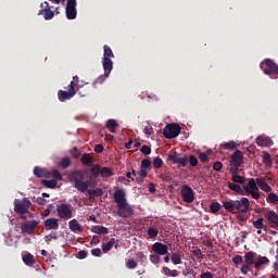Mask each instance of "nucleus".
Returning <instances> with one entry per match:
<instances>
[{"label":"nucleus","instance_id":"nucleus-43","mask_svg":"<svg viewBox=\"0 0 278 278\" xmlns=\"http://www.w3.org/2000/svg\"><path fill=\"white\" fill-rule=\"evenodd\" d=\"M61 168H68L71 166V159L68 156H65L60 162Z\"/></svg>","mask_w":278,"mask_h":278},{"label":"nucleus","instance_id":"nucleus-53","mask_svg":"<svg viewBox=\"0 0 278 278\" xmlns=\"http://www.w3.org/2000/svg\"><path fill=\"white\" fill-rule=\"evenodd\" d=\"M136 257H137V260H139V262H147V255H144V253H142V252H137L136 253Z\"/></svg>","mask_w":278,"mask_h":278},{"label":"nucleus","instance_id":"nucleus-14","mask_svg":"<svg viewBox=\"0 0 278 278\" xmlns=\"http://www.w3.org/2000/svg\"><path fill=\"white\" fill-rule=\"evenodd\" d=\"M244 160V154L240 150H236L230 156V163L235 168H240Z\"/></svg>","mask_w":278,"mask_h":278},{"label":"nucleus","instance_id":"nucleus-31","mask_svg":"<svg viewBox=\"0 0 278 278\" xmlns=\"http://www.w3.org/2000/svg\"><path fill=\"white\" fill-rule=\"evenodd\" d=\"M89 199H94V197H101L103 194L102 189H89L88 190Z\"/></svg>","mask_w":278,"mask_h":278},{"label":"nucleus","instance_id":"nucleus-11","mask_svg":"<svg viewBox=\"0 0 278 278\" xmlns=\"http://www.w3.org/2000/svg\"><path fill=\"white\" fill-rule=\"evenodd\" d=\"M75 94H77V90H75V87H73V83H70V85L67 86V91L60 90L58 92L59 101H68L70 99H73Z\"/></svg>","mask_w":278,"mask_h":278},{"label":"nucleus","instance_id":"nucleus-47","mask_svg":"<svg viewBox=\"0 0 278 278\" xmlns=\"http://www.w3.org/2000/svg\"><path fill=\"white\" fill-rule=\"evenodd\" d=\"M191 253L198 260H203V252H201V249L192 250Z\"/></svg>","mask_w":278,"mask_h":278},{"label":"nucleus","instance_id":"nucleus-62","mask_svg":"<svg viewBox=\"0 0 278 278\" xmlns=\"http://www.w3.org/2000/svg\"><path fill=\"white\" fill-rule=\"evenodd\" d=\"M46 10H49V2L41 3V10L39 11V14H42V12H46Z\"/></svg>","mask_w":278,"mask_h":278},{"label":"nucleus","instance_id":"nucleus-1","mask_svg":"<svg viewBox=\"0 0 278 278\" xmlns=\"http://www.w3.org/2000/svg\"><path fill=\"white\" fill-rule=\"evenodd\" d=\"M90 173L91 175L89 176V180L85 181L84 179H86V172L79 169L71 172L68 179L71 184H74V188H76L78 192H86L90 184H94L97 177L101 175V165H93Z\"/></svg>","mask_w":278,"mask_h":278},{"label":"nucleus","instance_id":"nucleus-8","mask_svg":"<svg viewBox=\"0 0 278 278\" xmlns=\"http://www.w3.org/2000/svg\"><path fill=\"white\" fill-rule=\"evenodd\" d=\"M56 213L61 220H71L73 218V210H71L70 204L62 203L56 205Z\"/></svg>","mask_w":278,"mask_h":278},{"label":"nucleus","instance_id":"nucleus-52","mask_svg":"<svg viewBox=\"0 0 278 278\" xmlns=\"http://www.w3.org/2000/svg\"><path fill=\"white\" fill-rule=\"evenodd\" d=\"M188 162H189L190 166H197V164H199V160H198L197 156H194V155H191V156L188 159Z\"/></svg>","mask_w":278,"mask_h":278},{"label":"nucleus","instance_id":"nucleus-40","mask_svg":"<svg viewBox=\"0 0 278 278\" xmlns=\"http://www.w3.org/2000/svg\"><path fill=\"white\" fill-rule=\"evenodd\" d=\"M126 266L129 270H134V269L138 268V262H136V260H134V258H130L127 261Z\"/></svg>","mask_w":278,"mask_h":278},{"label":"nucleus","instance_id":"nucleus-55","mask_svg":"<svg viewBox=\"0 0 278 278\" xmlns=\"http://www.w3.org/2000/svg\"><path fill=\"white\" fill-rule=\"evenodd\" d=\"M199 160H200V162H202V163L207 162V153H206V152H200V153H199Z\"/></svg>","mask_w":278,"mask_h":278},{"label":"nucleus","instance_id":"nucleus-13","mask_svg":"<svg viewBox=\"0 0 278 278\" xmlns=\"http://www.w3.org/2000/svg\"><path fill=\"white\" fill-rule=\"evenodd\" d=\"M180 194L185 203H192L194 201V191L188 185L181 187Z\"/></svg>","mask_w":278,"mask_h":278},{"label":"nucleus","instance_id":"nucleus-64","mask_svg":"<svg viewBox=\"0 0 278 278\" xmlns=\"http://www.w3.org/2000/svg\"><path fill=\"white\" fill-rule=\"evenodd\" d=\"M201 278H214V275H212V273L210 271H205V273H202L200 275Z\"/></svg>","mask_w":278,"mask_h":278},{"label":"nucleus","instance_id":"nucleus-6","mask_svg":"<svg viewBox=\"0 0 278 278\" xmlns=\"http://www.w3.org/2000/svg\"><path fill=\"white\" fill-rule=\"evenodd\" d=\"M261 70L265 75H268L270 79H278V65L270 59H265L261 64Z\"/></svg>","mask_w":278,"mask_h":278},{"label":"nucleus","instance_id":"nucleus-44","mask_svg":"<svg viewBox=\"0 0 278 278\" xmlns=\"http://www.w3.org/2000/svg\"><path fill=\"white\" fill-rule=\"evenodd\" d=\"M152 164H153L154 168H162L164 161H162V159L160 156H156V157H154Z\"/></svg>","mask_w":278,"mask_h":278},{"label":"nucleus","instance_id":"nucleus-33","mask_svg":"<svg viewBox=\"0 0 278 278\" xmlns=\"http://www.w3.org/2000/svg\"><path fill=\"white\" fill-rule=\"evenodd\" d=\"M163 273L167 277H177L179 275V271H177V269H170L168 267H163Z\"/></svg>","mask_w":278,"mask_h":278},{"label":"nucleus","instance_id":"nucleus-4","mask_svg":"<svg viewBox=\"0 0 278 278\" xmlns=\"http://www.w3.org/2000/svg\"><path fill=\"white\" fill-rule=\"evenodd\" d=\"M223 207L229 214H238V218L242 220L241 214H247L249 207H251V201L248 198H241L240 200H226L223 202Z\"/></svg>","mask_w":278,"mask_h":278},{"label":"nucleus","instance_id":"nucleus-38","mask_svg":"<svg viewBox=\"0 0 278 278\" xmlns=\"http://www.w3.org/2000/svg\"><path fill=\"white\" fill-rule=\"evenodd\" d=\"M210 210L212 214H218V212H220V203L212 202L210 205Z\"/></svg>","mask_w":278,"mask_h":278},{"label":"nucleus","instance_id":"nucleus-39","mask_svg":"<svg viewBox=\"0 0 278 278\" xmlns=\"http://www.w3.org/2000/svg\"><path fill=\"white\" fill-rule=\"evenodd\" d=\"M229 190H232V192H242V187L236 182H228Z\"/></svg>","mask_w":278,"mask_h":278},{"label":"nucleus","instance_id":"nucleus-61","mask_svg":"<svg viewBox=\"0 0 278 278\" xmlns=\"http://www.w3.org/2000/svg\"><path fill=\"white\" fill-rule=\"evenodd\" d=\"M275 262H274V264H273V268H274V270H277L278 271V248H277V250H276V256H275Z\"/></svg>","mask_w":278,"mask_h":278},{"label":"nucleus","instance_id":"nucleus-9","mask_svg":"<svg viewBox=\"0 0 278 278\" xmlns=\"http://www.w3.org/2000/svg\"><path fill=\"white\" fill-rule=\"evenodd\" d=\"M168 162H173L174 164H177L178 166H188V156H181V154L177 153L176 151H170L167 154Z\"/></svg>","mask_w":278,"mask_h":278},{"label":"nucleus","instance_id":"nucleus-22","mask_svg":"<svg viewBox=\"0 0 278 278\" xmlns=\"http://www.w3.org/2000/svg\"><path fill=\"white\" fill-rule=\"evenodd\" d=\"M256 144L258 147H270V144H273V140L268 137H257L256 138Z\"/></svg>","mask_w":278,"mask_h":278},{"label":"nucleus","instance_id":"nucleus-7","mask_svg":"<svg viewBox=\"0 0 278 278\" xmlns=\"http://www.w3.org/2000/svg\"><path fill=\"white\" fill-rule=\"evenodd\" d=\"M181 134V126L179 124H168L163 129L164 138L167 140H173V138H177Z\"/></svg>","mask_w":278,"mask_h":278},{"label":"nucleus","instance_id":"nucleus-2","mask_svg":"<svg viewBox=\"0 0 278 278\" xmlns=\"http://www.w3.org/2000/svg\"><path fill=\"white\" fill-rule=\"evenodd\" d=\"M242 188L247 197L250 194L252 199H255V201L262 197L260 193V188L263 190V192H273V187H270L264 178H256V180L254 178H250L248 184L243 185Z\"/></svg>","mask_w":278,"mask_h":278},{"label":"nucleus","instance_id":"nucleus-25","mask_svg":"<svg viewBox=\"0 0 278 278\" xmlns=\"http://www.w3.org/2000/svg\"><path fill=\"white\" fill-rule=\"evenodd\" d=\"M105 127L111 131V134H116V127H118V123L116 119H109L106 121Z\"/></svg>","mask_w":278,"mask_h":278},{"label":"nucleus","instance_id":"nucleus-51","mask_svg":"<svg viewBox=\"0 0 278 278\" xmlns=\"http://www.w3.org/2000/svg\"><path fill=\"white\" fill-rule=\"evenodd\" d=\"M34 203H37L38 205H46L47 204V199L39 197V198H34Z\"/></svg>","mask_w":278,"mask_h":278},{"label":"nucleus","instance_id":"nucleus-5","mask_svg":"<svg viewBox=\"0 0 278 278\" xmlns=\"http://www.w3.org/2000/svg\"><path fill=\"white\" fill-rule=\"evenodd\" d=\"M103 59H102V66L104 70L105 77H110V73H112V68H114V62H112V58H114V52L110 46L105 45L103 47Z\"/></svg>","mask_w":278,"mask_h":278},{"label":"nucleus","instance_id":"nucleus-20","mask_svg":"<svg viewBox=\"0 0 278 278\" xmlns=\"http://www.w3.org/2000/svg\"><path fill=\"white\" fill-rule=\"evenodd\" d=\"M68 227L74 233H81V231H84V228L81 227V225H79V222H77V219L70 220Z\"/></svg>","mask_w":278,"mask_h":278},{"label":"nucleus","instance_id":"nucleus-42","mask_svg":"<svg viewBox=\"0 0 278 278\" xmlns=\"http://www.w3.org/2000/svg\"><path fill=\"white\" fill-rule=\"evenodd\" d=\"M170 260H172L173 264H175V265L181 264V254L173 253Z\"/></svg>","mask_w":278,"mask_h":278},{"label":"nucleus","instance_id":"nucleus-15","mask_svg":"<svg viewBox=\"0 0 278 278\" xmlns=\"http://www.w3.org/2000/svg\"><path fill=\"white\" fill-rule=\"evenodd\" d=\"M36 227H38V220H28L21 225L22 233H28L29 236H31V233L36 231Z\"/></svg>","mask_w":278,"mask_h":278},{"label":"nucleus","instance_id":"nucleus-16","mask_svg":"<svg viewBox=\"0 0 278 278\" xmlns=\"http://www.w3.org/2000/svg\"><path fill=\"white\" fill-rule=\"evenodd\" d=\"M265 218L269 223L271 229H278V214L275 211H267Z\"/></svg>","mask_w":278,"mask_h":278},{"label":"nucleus","instance_id":"nucleus-18","mask_svg":"<svg viewBox=\"0 0 278 278\" xmlns=\"http://www.w3.org/2000/svg\"><path fill=\"white\" fill-rule=\"evenodd\" d=\"M43 225L47 231L60 229V223H58V218H48L43 222Z\"/></svg>","mask_w":278,"mask_h":278},{"label":"nucleus","instance_id":"nucleus-10","mask_svg":"<svg viewBox=\"0 0 278 278\" xmlns=\"http://www.w3.org/2000/svg\"><path fill=\"white\" fill-rule=\"evenodd\" d=\"M31 205V202L27 200V198H24L23 200H15L14 202V212L16 214H27L29 212V206Z\"/></svg>","mask_w":278,"mask_h":278},{"label":"nucleus","instance_id":"nucleus-57","mask_svg":"<svg viewBox=\"0 0 278 278\" xmlns=\"http://www.w3.org/2000/svg\"><path fill=\"white\" fill-rule=\"evenodd\" d=\"M151 166V161L149 159H144L142 162H141V167L144 169V168H149Z\"/></svg>","mask_w":278,"mask_h":278},{"label":"nucleus","instance_id":"nucleus-24","mask_svg":"<svg viewBox=\"0 0 278 278\" xmlns=\"http://www.w3.org/2000/svg\"><path fill=\"white\" fill-rule=\"evenodd\" d=\"M230 173L232 175L231 180L233 181V184H244V181H245L244 177L238 175L237 169H231Z\"/></svg>","mask_w":278,"mask_h":278},{"label":"nucleus","instance_id":"nucleus-36","mask_svg":"<svg viewBox=\"0 0 278 278\" xmlns=\"http://www.w3.org/2000/svg\"><path fill=\"white\" fill-rule=\"evenodd\" d=\"M100 175H101V177H112V175H114V174L112 173V168L102 167V168H100Z\"/></svg>","mask_w":278,"mask_h":278},{"label":"nucleus","instance_id":"nucleus-60","mask_svg":"<svg viewBox=\"0 0 278 278\" xmlns=\"http://www.w3.org/2000/svg\"><path fill=\"white\" fill-rule=\"evenodd\" d=\"M161 179L163 180V181H172V179H173V177H170V175H168V174H161Z\"/></svg>","mask_w":278,"mask_h":278},{"label":"nucleus","instance_id":"nucleus-46","mask_svg":"<svg viewBox=\"0 0 278 278\" xmlns=\"http://www.w3.org/2000/svg\"><path fill=\"white\" fill-rule=\"evenodd\" d=\"M159 233H160V231L157 230V228H149L148 229L149 238H157Z\"/></svg>","mask_w":278,"mask_h":278},{"label":"nucleus","instance_id":"nucleus-54","mask_svg":"<svg viewBox=\"0 0 278 278\" xmlns=\"http://www.w3.org/2000/svg\"><path fill=\"white\" fill-rule=\"evenodd\" d=\"M141 153H143V155H151V147L142 146L141 147Z\"/></svg>","mask_w":278,"mask_h":278},{"label":"nucleus","instance_id":"nucleus-21","mask_svg":"<svg viewBox=\"0 0 278 278\" xmlns=\"http://www.w3.org/2000/svg\"><path fill=\"white\" fill-rule=\"evenodd\" d=\"M34 175L35 177H51V172L37 166L34 168Z\"/></svg>","mask_w":278,"mask_h":278},{"label":"nucleus","instance_id":"nucleus-3","mask_svg":"<svg viewBox=\"0 0 278 278\" xmlns=\"http://www.w3.org/2000/svg\"><path fill=\"white\" fill-rule=\"evenodd\" d=\"M113 199L117 205V216L119 218H131L134 216V208L127 202V193L125 189H116L113 193Z\"/></svg>","mask_w":278,"mask_h":278},{"label":"nucleus","instance_id":"nucleus-30","mask_svg":"<svg viewBox=\"0 0 278 278\" xmlns=\"http://www.w3.org/2000/svg\"><path fill=\"white\" fill-rule=\"evenodd\" d=\"M263 164L268 168L273 166V159H270V154L268 152L263 153Z\"/></svg>","mask_w":278,"mask_h":278},{"label":"nucleus","instance_id":"nucleus-49","mask_svg":"<svg viewBox=\"0 0 278 278\" xmlns=\"http://www.w3.org/2000/svg\"><path fill=\"white\" fill-rule=\"evenodd\" d=\"M213 170H216V173H220L223 170V163L220 161H217L213 164Z\"/></svg>","mask_w":278,"mask_h":278},{"label":"nucleus","instance_id":"nucleus-37","mask_svg":"<svg viewBox=\"0 0 278 278\" xmlns=\"http://www.w3.org/2000/svg\"><path fill=\"white\" fill-rule=\"evenodd\" d=\"M252 225H253L254 229H263V227H264V218L260 217V218L253 220Z\"/></svg>","mask_w":278,"mask_h":278},{"label":"nucleus","instance_id":"nucleus-32","mask_svg":"<svg viewBox=\"0 0 278 278\" xmlns=\"http://www.w3.org/2000/svg\"><path fill=\"white\" fill-rule=\"evenodd\" d=\"M42 186H46V188H58V180L52 179V180H47L43 179L41 180Z\"/></svg>","mask_w":278,"mask_h":278},{"label":"nucleus","instance_id":"nucleus-26","mask_svg":"<svg viewBox=\"0 0 278 278\" xmlns=\"http://www.w3.org/2000/svg\"><path fill=\"white\" fill-rule=\"evenodd\" d=\"M264 264H270V260L266 256H260L254 265V268L260 269Z\"/></svg>","mask_w":278,"mask_h":278},{"label":"nucleus","instance_id":"nucleus-34","mask_svg":"<svg viewBox=\"0 0 278 278\" xmlns=\"http://www.w3.org/2000/svg\"><path fill=\"white\" fill-rule=\"evenodd\" d=\"M267 203H271L273 205H277L278 203V195L275 192H271L266 198Z\"/></svg>","mask_w":278,"mask_h":278},{"label":"nucleus","instance_id":"nucleus-48","mask_svg":"<svg viewBox=\"0 0 278 278\" xmlns=\"http://www.w3.org/2000/svg\"><path fill=\"white\" fill-rule=\"evenodd\" d=\"M244 262V258L241 255H236L232 257V263L238 266L239 264H242Z\"/></svg>","mask_w":278,"mask_h":278},{"label":"nucleus","instance_id":"nucleus-58","mask_svg":"<svg viewBox=\"0 0 278 278\" xmlns=\"http://www.w3.org/2000/svg\"><path fill=\"white\" fill-rule=\"evenodd\" d=\"M91 255H93L94 257H100L101 256V249L96 248L91 250Z\"/></svg>","mask_w":278,"mask_h":278},{"label":"nucleus","instance_id":"nucleus-35","mask_svg":"<svg viewBox=\"0 0 278 278\" xmlns=\"http://www.w3.org/2000/svg\"><path fill=\"white\" fill-rule=\"evenodd\" d=\"M92 160L93 159L90 154H85V155L81 156L80 162L85 166H88V165L92 164Z\"/></svg>","mask_w":278,"mask_h":278},{"label":"nucleus","instance_id":"nucleus-41","mask_svg":"<svg viewBox=\"0 0 278 278\" xmlns=\"http://www.w3.org/2000/svg\"><path fill=\"white\" fill-rule=\"evenodd\" d=\"M54 16H55V13L51 11V9H46V11H43V18L46 21H51V18H53Z\"/></svg>","mask_w":278,"mask_h":278},{"label":"nucleus","instance_id":"nucleus-29","mask_svg":"<svg viewBox=\"0 0 278 278\" xmlns=\"http://www.w3.org/2000/svg\"><path fill=\"white\" fill-rule=\"evenodd\" d=\"M23 262L26 264V266H34L36 264V258L31 254H26L23 256Z\"/></svg>","mask_w":278,"mask_h":278},{"label":"nucleus","instance_id":"nucleus-27","mask_svg":"<svg viewBox=\"0 0 278 278\" xmlns=\"http://www.w3.org/2000/svg\"><path fill=\"white\" fill-rule=\"evenodd\" d=\"M114 244H116V239H110L106 243H102L103 253H108V251H112Z\"/></svg>","mask_w":278,"mask_h":278},{"label":"nucleus","instance_id":"nucleus-28","mask_svg":"<svg viewBox=\"0 0 278 278\" xmlns=\"http://www.w3.org/2000/svg\"><path fill=\"white\" fill-rule=\"evenodd\" d=\"M223 149H226V151H233V149H238L240 147L239 143H236V141H228L225 143H222Z\"/></svg>","mask_w":278,"mask_h":278},{"label":"nucleus","instance_id":"nucleus-59","mask_svg":"<svg viewBox=\"0 0 278 278\" xmlns=\"http://www.w3.org/2000/svg\"><path fill=\"white\" fill-rule=\"evenodd\" d=\"M249 270H251V265L244 264V265L241 267V273H242V275H247V274L249 273Z\"/></svg>","mask_w":278,"mask_h":278},{"label":"nucleus","instance_id":"nucleus-17","mask_svg":"<svg viewBox=\"0 0 278 278\" xmlns=\"http://www.w3.org/2000/svg\"><path fill=\"white\" fill-rule=\"evenodd\" d=\"M152 251L156 253V255H168V245L162 242H155L152 245Z\"/></svg>","mask_w":278,"mask_h":278},{"label":"nucleus","instance_id":"nucleus-50","mask_svg":"<svg viewBox=\"0 0 278 278\" xmlns=\"http://www.w3.org/2000/svg\"><path fill=\"white\" fill-rule=\"evenodd\" d=\"M52 177L58 181H62L63 179L62 174L58 169L52 170Z\"/></svg>","mask_w":278,"mask_h":278},{"label":"nucleus","instance_id":"nucleus-63","mask_svg":"<svg viewBox=\"0 0 278 278\" xmlns=\"http://www.w3.org/2000/svg\"><path fill=\"white\" fill-rule=\"evenodd\" d=\"M96 153H103V144L99 143L94 147Z\"/></svg>","mask_w":278,"mask_h":278},{"label":"nucleus","instance_id":"nucleus-23","mask_svg":"<svg viewBox=\"0 0 278 278\" xmlns=\"http://www.w3.org/2000/svg\"><path fill=\"white\" fill-rule=\"evenodd\" d=\"M92 233H98V236H108L110 230L105 226H93L91 228Z\"/></svg>","mask_w":278,"mask_h":278},{"label":"nucleus","instance_id":"nucleus-19","mask_svg":"<svg viewBox=\"0 0 278 278\" xmlns=\"http://www.w3.org/2000/svg\"><path fill=\"white\" fill-rule=\"evenodd\" d=\"M257 257V253L250 251L244 255V264L248 266H255L256 262L255 258Z\"/></svg>","mask_w":278,"mask_h":278},{"label":"nucleus","instance_id":"nucleus-45","mask_svg":"<svg viewBox=\"0 0 278 278\" xmlns=\"http://www.w3.org/2000/svg\"><path fill=\"white\" fill-rule=\"evenodd\" d=\"M150 262H151L152 264H160V262H162V258L160 257V254H156V253L154 252V254H151V255H150Z\"/></svg>","mask_w":278,"mask_h":278},{"label":"nucleus","instance_id":"nucleus-56","mask_svg":"<svg viewBox=\"0 0 278 278\" xmlns=\"http://www.w3.org/2000/svg\"><path fill=\"white\" fill-rule=\"evenodd\" d=\"M144 134H146L147 136H153V127H152L151 125H147V126L144 127Z\"/></svg>","mask_w":278,"mask_h":278},{"label":"nucleus","instance_id":"nucleus-12","mask_svg":"<svg viewBox=\"0 0 278 278\" xmlns=\"http://www.w3.org/2000/svg\"><path fill=\"white\" fill-rule=\"evenodd\" d=\"M65 14L68 21L77 18V0H67Z\"/></svg>","mask_w":278,"mask_h":278}]
</instances>
